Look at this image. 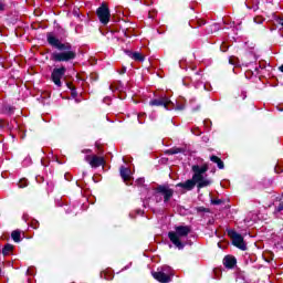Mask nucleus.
I'll return each instance as SVG.
<instances>
[{
  "label": "nucleus",
  "instance_id": "1",
  "mask_svg": "<svg viewBox=\"0 0 283 283\" xmlns=\"http://www.w3.org/2000/svg\"><path fill=\"white\" fill-rule=\"evenodd\" d=\"M46 42L51 48L59 50V52H53L51 54V61L54 63H70L76 59V50L72 49V43H63L56 35L52 32L46 33Z\"/></svg>",
  "mask_w": 283,
  "mask_h": 283
},
{
  "label": "nucleus",
  "instance_id": "2",
  "mask_svg": "<svg viewBox=\"0 0 283 283\" xmlns=\"http://www.w3.org/2000/svg\"><path fill=\"white\" fill-rule=\"evenodd\" d=\"M191 233V227L190 226H177L175 227V231L168 232V238L170 242L179 249V251H182L185 249V243L180 241V238H187Z\"/></svg>",
  "mask_w": 283,
  "mask_h": 283
},
{
  "label": "nucleus",
  "instance_id": "3",
  "mask_svg": "<svg viewBox=\"0 0 283 283\" xmlns=\"http://www.w3.org/2000/svg\"><path fill=\"white\" fill-rule=\"evenodd\" d=\"M96 17L102 23V25H107L112 19V12L109 11V6L107 2H102L101 6L96 9Z\"/></svg>",
  "mask_w": 283,
  "mask_h": 283
},
{
  "label": "nucleus",
  "instance_id": "4",
  "mask_svg": "<svg viewBox=\"0 0 283 283\" xmlns=\"http://www.w3.org/2000/svg\"><path fill=\"white\" fill-rule=\"evenodd\" d=\"M227 233L229 238L232 240L233 247L240 249V251H247V243L244 242V237H242V234L238 233L233 229L227 230Z\"/></svg>",
  "mask_w": 283,
  "mask_h": 283
},
{
  "label": "nucleus",
  "instance_id": "5",
  "mask_svg": "<svg viewBox=\"0 0 283 283\" xmlns=\"http://www.w3.org/2000/svg\"><path fill=\"white\" fill-rule=\"evenodd\" d=\"M150 107H164L167 112L174 111V102L167 97V95L160 96L158 98L151 99L149 102Z\"/></svg>",
  "mask_w": 283,
  "mask_h": 283
},
{
  "label": "nucleus",
  "instance_id": "6",
  "mask_svg": "<svg viewBox=\"0 0 283 283\" xmlns=\"http://www.w3.org/2000/svg\"><path fill=\"white\" fill-rule=\"evenodd\" d=\"M65 72H67V67L61 66L53 69L51 73V81L56 85V87H63V82H61V78L65 76Z\"/></svg>",
  "mask_w": 283,
  "mask_h": 283
},
{
  "label": "nucleus",
  "instance_id": "7",
  "mask_svg": "<svg viewBox=\"0 0 283 283\" xmlns=\"http://www.w3.org/2000/svg\"><path fill=\"white\" fill-rule=\"evenodd\" d=\"M164 196V202H169L174 198V189L169 188V185H158L155 188V196Z\"/></svg>",
  "mask_w": 283,
  "mask_h": 283
},
{
  "label": "nucleus",
  "instance_id": "8",
  "mask_svg": "<svg viewBox=\"0 0 283 283\" xmlns=\"http://www.w3.org/2000/svg\"><path fill=\"white\" fill-rule=\"evenodd\" d=\"M191 171L193 172L192 178L195 180H202V178L205 177V174H207V171H209V165L203 164L201 167L199 165H193L191 167Z\"/></svg>",
  "mask_w": 283,
  "mask_h": 283
},
{
  "label": "nucleus",
  "instance_id": "9",
  "mask_svg": "<svg viewBox=\"0 0 283 283\" xmlns=\"http://www.w3.org/2000/svg\"><path fill=\"white\" fill-rule=\"evenodd\" d=\"M85 160L93 169H98V167H103L105 165V157H98L96 155L93 157L86 155Z\"/></svg>",
  "mask_w": 283,
  "mask_h": 283
},
{
  "label": "nucleus",
  "instance_id": "10",
  "mask_svg": "<svg viewBox=\"0 0 283 283\" xmlns=\"http://www.w3.org/2000/svg\"><path fill=\"white\" fill-rule=\"evenodd\" d=\"M196 182H198V180L193 179V177L191 179L186 180L185 182H179L176 185V187H180L181 189H185L186 191H193V189L196 188Z\"/></svg>",
  "mask_w": 283,
  "mask_h": 283
},
{
  "label": "nucleus",
  "instance_id": "11",
  "mask_svg": "<svg viewBox=\"0 0 283 283\" xmlns=\"http://www.w3.org/2000/svg\"><path fill=\"white\" fill-rule=\"evenodd\" d=\"M151 275H153L154 280H156L159 283L171 282V277H169V275L165 274V272H160V270H158L157 272H151Z\"/></svg>",
  "mask_w": 283,
  "mask_h": 283
},
{
  "label": "nucleus",
  "instance_id": "12",
  "mask_svg": "<svg viewBox=\"0 0 283 283\" xmlns=\"http://www.w3.org/2000/svg\"><path fill=\"white\" fill-rule=\"evenodd\" d=\"M119 175L123 181L126 182V185L127 182H129V180H132V169L125 166L119 167Z\"/></svg>",
  "mask_w": 283,
  "mask_h": 283
},
{
  "label": "nucleus",
  "instance_id": "13",
  "mask_svg": "<svg viewBox=\"0 0 283 283\" xmlns=\"http://www.w3.org/2000/svg\"><path fill=\"white\" fill-rule=\"evenodd\" d=\"M237 264H238V259H235V256L226 255L223 258V266H226V269H234Z\"/></svg>",
  "mask_w": 283,
  "mask_h": 283
},
{
  "label": "nucleus",
  "instance_id": "14",
  "mask_svg": "<svg viewBox=\"0 0 283 283\" xmlns=\"http://www.w3.org/2000/svg\"><path fill=\"white\" fill-rule=\"evenodd\" d=\"M185 151H187L186 148L172 147V148H169V149L165 150V154H166V156H174L176 154H185Z\"/></svg>",
  "mask_w": 283,
  "mask_h": 283
},
{
  "label": "nucleus",
  "instance_id": "15",
  "mask_svg": "<svg viewBox=\"0 0 283 283\" xmlns=\"http://www.w3.org/2000/svg\"><path fill=\"white\" fill-rule=\"evenodd\" d=\"M210 160L211 163H214V165H217L218 169H224V161H222L220 157L211 155Z\"/></svg>",
  "mask_w": 283,
  "mask_h": 283
},
{
  "label": "nucleus",
  "instance_id": "16",
  "mask_svg": "<svg viewBox=\"0 0 283 283\" xmlns=\"http://www.w3.org/2000/svg\"><path fill=\"white\" fill-rule=\"evenodd\" d=\"M197 189H205V187L211 186V180L205 179V177H201L200 180L196 181Z\"/></svg>",
  "mask_w": 283,
  "mask_h": 283
},
{
  "label": "nucleus",
  "instance_id": "17",
  "mask_svg": "<svg viewBox=\"0 0 283 283\" xmlns=\"http://www.w3.org/2000/svg\"><path fill=\"white\" fill-rule=\"evenodd\" d=\"M159 272L164 273V275H168L171 280L174 275V270H171V266L169 265H164L160 269H158Z\"/></svg>",
  "mask_w": 283,
  "mask_h": 283
},
{
  "label": "nucleus",
  "instance_id": "18",
  "mask_svg": "<svg viewBox=\"0 0 283 283\" xmlns=\"http://www.w3.org/2000/svg\"><path fill=\"white\" fill-rule=\"evenodd\" d=\"M207 21L202 19L192 20L189 22L190 28H193V25H197V28H202V25H206Z\"/></svg>",
  "mask_w": 283,
  "mask_h": 283
},
{
  "label": "nucleus",
  "instance_id": "19",
  "mask_svg": "<svg viewBox=\"0 0 283 283\" xmlns=\"http://www.w3.org/2000/svg\"><path fill=\"white\" fill-rule=\"evenodd\" d=\"M12 251H14V245L7 243L3 248H2V255H10V253H12Z\"/></svg>",
  "mask_w": 283,
  "mask_h": 283
},
{
  "label": "nucleus",
  "instance_id": "20",
  "mask_svg": "<svg viewBox=\"0 0 283 283\" xmlns=\"http://www.w3.org/2000/svg\"><path fill=\"white\" fill-rule=\"evenodd\" d=\"M11 238L13 242H21V230H13L11 232Z\"/></svg>",
  "mask_w": 283,
  "mask_h": 283
},
{
  "label": "nucleus",
  "instance_id": "21",
  "mask_svg": "<svg viewBox=\"0 0 283 283\" xmlns=\"http://www.w3.org/2000/svg\"><path fill=\"white\" fill-rule=\"evenodd\" d=\"M133 61H138L139 63H143V61H145V55H143V53L140 52H134Z\"/></svg>",
  "mask_w": 283,
  "mask_h": 283
},
{
  "label": "nucleus",
  "instance_id": "22",
  "mask_svg": "<svg viewBox=\"0 0 283 283\" xmlns=\"http://www.w3.org/2000/svg\"><path fill=\"white\" fill-rule=\"evenodd\" d=\"M229 63H230V65H233L234 67H240V59H238L233 55L229 57Z\"/></svg>",
  "mask_w": 283,
  "mask_h": 283
},
{
  "label": "nucleus",
  "instance_id": "23",
  "mask_svg": "<svg viewBox=\"0 0 283 283\" xmlns=\"http://www.w3.org/2000/svg\"><path fill=\"white\" fill-rule=\"evenodd\" d=\"M176 112H182L185 109V104H174V108Z\"/></svg>",
  "mask_w": 283,
  "mask_h": 283
},
{
  "label": "nucleus",
  "instance_id": "24",
  "mask_svg": "<svg viewBox=\"0 0 283 283\" xmlns=\"http://www.w3.org/2000/svg\"><path fill=\"white\" fill-rule=\"evenodd\" d=\"M196 211L198 213H209V208H205V207H197Z\"/></svg>",
  "mask_w": 283,
  "mask_h": 283
},
{
  "label": "nucleus",
  "instance_id": "25",
  "mask_svg": "<svg viewBox=\"0 0 283 283\" xmlns=\"http://www.w3.org/2000/svg\"><path fill=\"white\" fill-rule=\"evenodd\" d=\"M14 106H10V105H8V106H6V112H8L9 114H14Z\"/></svg>",
  "mask_w": 283,
  "mask_h": 283
},
{
  "label": "nucleus",
  "instance_id": "26",
  "mask_svg": "<svg viewBox=\"0 0 283 283\" xmlns=\"http://www.w3.org/2000/svg\"><path fill=\"white\" fill-rule=\"evenodd\" d=\"M136 185H137L138 187H143V185H145V178H138V179L136 180Z\"/></svg>",
  "mask_w": 283,
  "mask_h": 283
},
{
  "label": "nucleus",
  "instance_id": "27",
  "mask_svg": "<svg viewBox=\"0 0 283 283\" xmlns=\"http://www.w3.org/2000/svg\"><path fill=\"white\" fill-rule=\"evenodd\" d=\"M276 213H281L283 211V202H280L279 206L275 208Z\"/></svg>",
  "mask_w": 283,
  "mask_h": 283
},
{
  "label": "nucleus",
  "instance_id": "28",
  "mask_svg": "<svg viewBox=\"0 0 283 283\" xmlns=\"http://www.w3.org/2000/svg\"><path fill=\"white\" fill-rule=\"evenodd\" d=\"M71 96L72 98H76V96H78V92H76V88L71 90Z\"/></svg>",
  "mask_w": 283,
  "mask_h": 283
},
{
  "label": "nucleus",
  "instance_id": "29",
  "mask_svg": "<svg viewBox=\"0 0 283 283\" xmlns=\"http://www.w3.org/2000/svg\"><path fill=\"white\" fill-rule=\"evenodd\" d=\"M6 10V2L0 0V12H3Z\"/></svg>",
  "mask_w": 283,
  "mask_h": 283
},
{
  "label": "nucleus",
  "instance_id": "30",
  "mask_svg": "<svg viewBox=\"0 0 283 283\" xmlns=\"http://www.w3.org/2000/svg\"><path fill=\"white\" fill-rule=\"evenodd\" d=\"M125 54H127V56H129V59H134V52H132L129 50H125Z\"/></svg>",
  "mask_w": 283,
  "mask_h": 283
},
{
  "label": "nucleus",
  "instance_id": "31",
  "mask_svg": "<svg viewBox=\"0 0 283 283\" xmlns=\"http://www.w3.org/2000/svg\"><path fill=\"white\" fill-rule=\"evenodd\" d=\"M66 87H69L71 91L76 90V86H74V84H72L71 82H66Z\"/></svg>",
  "mask_w": 283,
  "mask_h": 283
},
{
  "label": "nucleus",
  "instance_id": "32",
  "mask_svg": "<svg viewBox=\"0 0 283 283\" xmlns=\"http://www.w3.org/2000/svg\"><path fill=\"white\" fill-rule=\"evenodd\" d=\"M211 203H212V205H222V200H220V199H214V200H211Z\"/></svg>",
  "mask_w": 283,
  "mask_h": 283
},
{
  "label": "nucleus",
  "instance_id": "33",
  "mask_svg": "<svg viewBox=\"0 0 283 283\" xmlns=\"http://www.w3.org/2000/svg\"><path fill=\"white\" fill-rule=\"evenodd\" d=\"M122 32H123L124 36H126V39H129V35L127 34V29H123Z\"/></svg>",
  "mask_w": 283,
  "mask_h": 283
},
{
  "label": "nucleus",
  "instance_id": "34",
  "mask_svg": "<svg viewBox=\"0 0 283 283\" xmlns=\"http://www.w3.org/2000/svg\"><path fill=\"white\" fill-rule=\"evenodd\" d=\"M275 172H276V174H282V172H283V168H280V167H279V168H275Z\"/></svg>",
  "mask_w": 283,
  "mask_h": 283
},
{
  "label": "nucleus",
  "instance_id": "35",
  "mask_svg": "<svg viewBox=\"0 0 283 283\" xmlns=\"http://www.w3.org/2000/svg\"><path fill=\"white\" fill-rule=\"evenodd\" d=\"M4 124H3V119L0 118V129H3Z\"/></svg>",
  "mask_w": 283,
  "mask_h": 283
},
{
  "label": "nucleus",
  "instance_id": "36",
  "mask_svg": "<svg viewBox=\"0 0 283 283\" xmlns=\"http://www.w3.org/2000/svg\"><path fill=\"white\" fill-rule=\"evenodd\" d=\"M125 72H127V69H126V67H124V69L122 70L120 74H125Z\"/></svg>",
  "mask_w": 283,
  "mask_h": 283
},
{
  "label": "nucleus",
  "instance_id": "37",
  "mask_svg": "<svg viewBox=\"0 0 283 283\" xmlns=\"http://www.w3.org/2000/svg\"><path fill=\"white\" fill-rule=\"evenodd\" d=\"M200 109V106H197L196 108L192 109V112H198Z\"/></svg>",
  "mask_w": 283,
  "mask_h": 283
},
{
  "label": "nucleus",
  "instance_id": "38",
  "mask_svg": "<svg viewBox=\"0 0 283 283\" xmlns=\"http://www.w3.org/2000/svg\"><path fill=\"white\" fill-rule=\"evenodd\" d=\"M279 70L283 73V64L279 67Z\"/></svg>",
  "mask_w": 283,
  "mask_h": 283
},
{
  "label": "nucleus",
  "instance_id": "39",
  "mask_svg": "<svg viewBox=\"0 0 283 283\" xmlns=\"http://www.w3.org/2000/svg\"><path fill=\"white\" fill-rule=\"evenodd\" d=\"M39 178H40V180H43V177H38V178H36L38 182H39Z\"/></svg>",
  "mask_w": 283,
  "mask_h": 283
}]
</instances>
